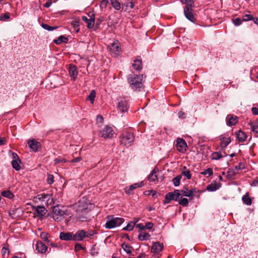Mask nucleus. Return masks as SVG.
I'll list each match as a JSON object with an SVG mask.
<instances>
[{"label": "nucleus", "mask_w": 258, "mask_h": 258, "mask_svg": "<svg viewBox=\"0 0 258 258\" xmlns=\"http://www.w3.org/2000/svg\"><path fill=\"white\" fill-rule=\"evenodd\" d=\"M41 26L43 29H44L47 31H49L56 30L58 28V26H49L46 24H45V23H42Z\"/></svg>", "instance_id": "nucleus-38"}, {"label": "nucleus", "mask_w": 258, "mask_h": 258, "mask_svg": "<svg viewBox=\"0 0 258 258\" xmlns=\"http://www.w3.org/2000/svg\"><path fill=\"white\" fill-rule=\"evenodd\" d=\"M187 19L190 22L196 23L202 26H210L213 25H215L216 23H214L212 21L211 17H202V20H198L197 17H186Z\"/></svg>", "instance_id": "nucleus-4"}, {"label": "nucleus", "mask_w": 258, "mask_h": 258, "mask_svg": "<svg viewBox=\"0 0 258 258\" xmlns=\"http://www.w3.org/2000/svg\"><path fill=\"white\" fill-rule=\"evenodd\" d=\"M135 226V223L133 224L131 222L127 224V225L124 228H123V230L125 231H132L133 230L134 227Z\"/></svg>", "instance_id": "nucleus-50"}, {"label": "nucleus", "mask_w": 258, "mask_h": 258, "mask_svg": "<svg viewBox=\"0 0 258 258\" xmlns=\"http://www.w3.org/2000/svg\"><path fill=\"white\" fill-rule=\"evenodd\" d=\"M2 195L9 199H12L14 197L13 193L9 190H4L1 193Z\"/></svg>", "instance_id": "nucleus-35"}, {"label": "nucleus", "mask_w": 258, "mask_h": 258, "mask_svg": "<svg viewBox=\"0 0 258 258\" xmlns=\"http://www.w3.org/2000/svg\"><path fill=\"white\" fill-rule=\"evenodd\" d=\"M121 246L127 254H132V250L133 249V247L132 246L129 245L125 242H123L121 244Z\"/></svg>", "instance_id": "nucleus-30"}, {"label": "nucleus", "mask_w": 258, "mask_h": 258, "mask_svg": "<svg viewBox=\"0 0 258 258\" xmlns=\"http://www.w3.org/2000/svg\"><path fill=\"white\" fill-rule=\"evenodd\" d=\"M82 18L83 21L87 23V27L89 29L93 28L94 26L97 28L100 23L103 21V20L99 18L95 22V17H89V18L88 17H82Z\"/></svg>", "instance_id": "nucleus-7"}, {"label": "nucleus", "mask_w": 258, "mask_h": 258, "mask_svg": "<svg viewBox=\"0 0 258 258\" xmlns=\"http://www.w3.org/2000/svg\"><path fill=\"white\" fill-rule=\"evenodd\" d=\"M242 202L246 205L249 206L252 203V201L248 193H246L242 198Z\"/></svg>", "instance_id": "nucleus-32"}, {"label": "nucleus", "mask_w": 258, "mask_h": 258, "mask_svg": "<svg viewBox=\"0 0 258 258\" xmlns=\"http://www.w3.org/2000/svg\"><path fill=\"white\" fill-rule=\"evenodd\" d=\"M117 109L121 113L127 112L129 108L128 101L124 97H120L117 99Z\"/></svg>", "instance_id": "nucleus-6"}, {"label": "nucleus", "mask_w": 258, "mask_h": 258, "mask_svg": "<svg viewBox=\"0 0 258 258\" xmlns=\"http://www.w3.org/2000/svg\"><path fill=\"white\" fill-rule=\"evenodd\" d=\"M116 226H120L124 221V219L122 218L116 217L114 218Z\"/></svg>", "instance_id": "nucleus-51"}, {"label": "nucleus", "mask_w": 258, "mask_h": 258, "mask_svg": "<svg viewBox=\"0 0 258 258\" xmlns=\"http://www.w3.org/2000/svg\"><path fill=\"white\" fill-rule=\"evenodd\" d=\"M9 253L10 250L9 248V244L8 243H6L4 244V246L2 249V253L3 255L5 256L6 254L9 255Z\"/></svg>", "instance_id": "nucleus-37"}, {"label": "nucleus", "mask_w": 258, "mask_h": 258, "mask_svg": "<svg viewBox=\"0 0 258 258\" xmlns=\"http://www.w3.org/2000/svg\"><path fill=\"white\" fill-rule=\"evenodd\" d=\"M52 218L55 221H60L64 219L65 216L69 215V211L64 207L56 205L53 207Z\"/></svg>", "instance_id": "nucleus-3"}, {"label": "nucleus", "mask_w": 258, "mask_h": 258, "mask_svg": "<svg viewBox=\"0 0 258 258\" xmlns=\"http://www.w3.org/2000/svg\"><path fill=\"white\" fill-rule=\"evenodd\" d=\"M108 219H109L105 224V227L107 229H112L115 227H116V224L114 221V218L110 219V216L108 217Z\"/></svg>", "instance_id": "nucleus-29"}, {"label": "nucleus", "mask_w": 258, "mask_h": 258, "mask_svg": "<svg viewBox=\"0 0 258 258\" xmlns=\"http://www.w3.org/2000/svg\"><path fill=\"white\" fill-rule=\"evenodd\" d=\"M146 77L144 75L130 74L127 77L131 88L136 91H141L144 89L143 79Z\"/></svg>", "instance_id": "nucleus-1"}, {"label": "nucleus", "mask_w": 258, "mask_h": 258, "mask_svg": "<svg viewBox=\"0 0 258 258\" xmlns=\"http://www.w3.org/2000/svg\"><path fill=\"white\" fill-rule=\"evenodd\" d=\"M110 3L115 10L118 11L121 9L120 4L118 0H110Z\"/></svg>", "instance_id": "nucleus-34"}, {"label": "nucleus", "mask_w": 258, "mask_h": 258, "mask_svg": "<svg viewBox=\"0 0 258 258\" xmlns=\"http://www.w3.org/2000/svg\"><path fill=\"white\" fill-rule=\"evenodd\" d=\"M108 3H110V0H102L100 3V6L102 8H105Z\"/></svg>", "instance_id": "nucleus-56"}, {"label": "nucleus", "mask_w": 258, "mask_h": 258, "mask_svg": "<svg viewBox=\"0 0 258 258\" xmlns=\"http://www.w3.org/2000/svg\"><path fill=\"white\" fill-rule=\"evenodd\" d=\"M220 140L221 141V147L222 149L225 148L231 142V139L229 137H221Z\"/></svg>", "instance_id": "nucleus-25"}, {"label": "nucleus", "mask_w": 258, "mask_h": 258, "mask_svg": "<svg viewBox=\"0 0 258 258\" xmlns=\"http://www.w3.org/2000/svg\"><path fill=\"white\" fill-rule=\"evenodd\" d=\"M179 204L183 206L187 207L188 205V200L186 198H182L181 200L179 199Z\"/></svg>", "instance_id": "nucleus-48"}, {"label": "nucleus", "mask_w": 258, "mask_h": 258, "mask_svg": "<svg viewBox=\"0 0 258 258\" xmlns=\"http://www.w3.org/2000/svg\"><path fill=\"white\" fill-rule=\"evenodd\" d=\"M54 182V176L51 174H48L47 178V182L49 184H51Z\"/></svg>", "instance_id": "nucleus-54"}, {"label": "nucleus", "mask_w": 258, "mask_h": 258, "mask_svg": "<svg viewBox=\"0 0 258 258\" xmlns=\"http://www.w3.org/2000/svg\"><path fill=\"white\" fill-rule=\"evenodd\" d=\"M71 25L76 33H78L79 32V22L78 21H73L71 22Z\"/></svg>", "instance_id": "nucleus-41"}, {"label": "nucleus", "mask_w": 258, "mask_h": 258, "mask_svg": "<svg viewBox=\"0 0 258 258\" xmlns=\"http://www.w3.org/2000/svg\"><path fill=\"white\" fill-rule=\"evenodd\" d=\"M181 174L185 176L188 179H190L191 177V175L189 170H183Z\"/></svg>", "instance_id": "nucleus-52"}, {"label": "nucleus", "mask_w": 258, "mask_h": 258, "mask_svg": "<svg viewBox=\"0 0 258 258\" xmlns=\"http://www.w3.org/2000/svg\"><path fill=\"white\" fill-rule=\"evenodd\" d=\"M180 198V190L175 189L173 192H169L166 194L163 204L166 205L170 202L171 200L178 201Z\"/></svg>", "instance_id": "nucleus-5"}, {"label": "nucleus", "mask_w": 258, "mask_h": 258, "mask_svg": "<svg viewBox=\"0 0 258 258\" xmlns=\"http://www.w3.org/2000/svg\"><path fill=\"white\" fill-rule=\"evenodd\" d=\"M181 178V175H178L176 177H174L172 179L173 184L175 186H177L180 184V179Z\"/></svg>", "instance_id": "nucleus-46"}, {"label": "nucleus", "mask_w": 258, "mask_h": 258, "mask_svg": "<svg viewBox=\"0 0 258 258\" xmlns=\"http://www.w3.org/2000/svg\"><path fill=\"white\" fill-rule=\"evenodd\" d=\"M176 147L177 151L181 153L185 152L187 148L186 142L181 138H177L176 140Z\"/></svg>", "instance_id": "nucleus-12"}, {"label": "nucleus", "mask_w": 258, "mask_h": 258, "mask_svg": "<svg viewBox=\"0 0 258 258\" xmlns=\"http://www.w3.org/2000/svg\"><path fill=\"white\" fill-rule=\"evenodd\" d=\"M54 162L55 164H58L60 162H66V161L64 159H60V158H56L54 160Z\"/></svg>", "instance_id": "nucleus-60"}, {"label": "nucleus", "mask_w": 258, "mask_h": 258, "mask_svg": "<svg viewBox=\"0 0 258 258\" xmlns=\"http://www.w3.org/2000/svg\"><path fill=\"white\" fill-rule=\"evenodd\" d=\"M178 115L180 118L184 119L186 117L185 113L181 111L178 112Z\"/></svg>", "instance_id": "nucleus-61"}, {"label": "nucleus", "mask_w": 258, "mask_h": 258, "mask_svg": "<svg viewBox=\"0 0 258 258\" xmlns=\"http://www.w3.org/2000/svg\"><path fill=\"white\" fill-rule=\"evenodd\" d=\"M103 121H104V118L102 115L99 114L97 116V118H96L97 123L102 124L103 122Z\"/></svg>", "instance_id": "nucleus-55"}, {"label": "nucleus", "mask_w": 258, "mask_h": 258, "mask_svg": "<svg viewBox=\"0 0 258 258\" xmlns=\"http://www.w3.org/2000/svg\"><path fill=\"white\" fill-rule=\"evenodd\" d=\"M97 234V232L95 230H89L87 232L85 231V237L91 238L94 235Z\"/></svg>", "instance_id": "nucleus-49"}, {"label": "nucleus", "mask_w": 258, "mask_h": 258, "mask_svg": "<svg viewBox=\"0 0 258 258\" xmlns=\"http://www.w3.org/2000/svg\"><path fill=\"white\" fill-rule=\"evenodd\" d=\"M69 41V38L64 36V35H60L58 37H57L56 39H54L53 40V42L57 44V45H59L61 43H68Z\"/></svg>", "instance_id": "nucleus-26"}, {"label": "nucleus", "mask_w": 258, "mask_h": 258, "mask_svg": "<svg viewBox=\"0 0 258 258\" xmlns=\"http://www.w3.org/2000/svg\"><path fill=\"white\" fill-rule=\"evenodd\" d=\"M48 233L46 232H42L40 234L41 238L45 241L47 244H49V242H50V240L48 239Z\"/></svg>", "instance_id": "nucleus-44"}, {"label": "nucleus", "mask_w": 258, "mask_h": 258, "mask_svg": "<svg viewBox=\"0 0 258 258\" xmlns=\"http://www.w3.org/2000/svg\"><path fill=\"white\" fill-rule=\"evenodd\" d=\"M180 197L181 196H183L185 197H187L188 198H191V192L192 191H189V190H188L187 188H186L185 190H180Z\"/></svg>", "instance_id": "nucleus-45"}, {"label": "nucleus", "mask_w": 258, "mask_h": 258, "mask_svg": "<svg viewBox=\"0 0 258 258\" xmlns=\"http://www.w3.org/2000/svg\"><path fill=\"white\" fill-rule=\"evenodd\" d=\"M163 247L164 245L163 243L159 242H155L153 243L151 250L152 252L158 254L162 250Z\"/></svg>", "instance_id": "nucleus-16"}, {"label": "nucleus", "mask_w": 258, "mask_h": 258, "mask_svg": "<svg viewBox=\"0 0 258 258\" xmlns=\"http://www.w3.org/2000/svg\"><path fill=\"white\" fill-rule=\"evenodd\" d=\"M96 96V92L93 90L90 92V94L87 97V99L90 101L91 103L93 104L94 102V98Z\"/></svg>", "instance_id": "nucleus-43"}, {"label": "nucleus", "mask_w": 258, "mask_h": 258, "mask_svg": "<svg viewBox=\"0 0 258 258\" xmlns=\"http://www.w3.org/2000/svg\"><path fill=\"white\" fill-rule=\"evenodd\" d=\"M223 157V155L221 153L218 152H213L211 155L212 160H219Z\"/></svg>", "instance_id": "nucleus-39"}, {"label": "nucleus", "mask_w": 258, "mask_h": 258, "mask_svg": "<svg viewBox=\"0 0 258 258\" xmlns=\"http://www.w3.org/2000/svg\"><path fill=\"white\" fill-rule=\"evenodd\" d=\"M12 157L14 160H19V162L21 163V160L20 159L19 156L16 153L13 152Z\"/></svg>", "instance_id": "nucleus-62"}, {"label": "nucleus", "mask_w": 258, "mask_h": 258, "mask_svg": "<svg viewBox=\"0 0 258 258\" xmlns=\"http://www.w3.org/2000/svg\"><path fill=\"white\" fill-rule=\"evenodd\" d=\"M143 182L135 183L131 185H130L128 187H126L125 189V192L126 194L130 195L132 193V191L136 189L138 187H141L143 186Z\"/></svg>", "instance_id": "nucleus-21"}, {"label": "nucleus", "mask_w": 258, "mask_h": 258, "mask_svg": "<svg viewBox=\"0 0 258 258\" xmlns=\"http://www.w3.org/2000/svg\"><path fill=\"white\" fill-rule=\"evenodd\" d=\"M47 249V247L45 244L41 241H37L35 244V249L38 253H45Z\"/></svg>", "instance_id": "nucleus-19"}, {"label": "nucleus", "mask_w": 258, "mask_h": 258, "mask_svg": "<svg viewBox=\"0 0 258 258\" xmlns=\"http://www.w3.org/2000/svg\"><path fill=\"white\" fill-rule=\"evenodd\" d=\"M232 21L235 26H239L241 24L242 22L241 19L238 17L236 19H232Z\"/></svg>", "instance_id": "nucleus-53"}, {"label": "nucleus", "mask_w": 258, "mask_h": 258, "mask_svg": "<svg viewBox=\"0 0 258 258\" xmlns=\"http://www.w3.org/2000/svg\"><path fill=\"white\" fill-rule=\"evenodd\" d=\"M29 147L34 152H36L38 151V149L41 147V144L39 142L36 141L35 140L33 139L29 140L28 142Z\"/></svg>", "instance_id": "nucleus-15"}, {"label": "nucleus", "mask_w": 258, "mask_h": 258, "mask_svg": "<svg viewBox=\"0 0 258 258\" xmlns=\"http://www.w3.org/2000/svg\"><path fill=\"white\" fill-rule=\"evenodd\" d=\"M144 226L145 228L151 230L153 228V224L152 222H147Z\"/></svg>", "instance_id": "nucleus-58"}, {"label": "nucleus", "mask_w": 258, "mask_h": 258, "mask_svg": "<svg viewBox=\"0 0 258 258\" xmlns=\"http://www.w3.org/2000/svg\"><path fill=\"white\" fill-rule=\"evenodd\" d=\"M134 7V3L133 0H125V2L122 4L121 12H130Z\"/></svg>", "instance_id": "nucleus-14"}, {"label": "nucleus", "mask_w": 258, "mask_h": 258, "mask_svg": "<svg viewBox=\"0 0 258 258\" xmlns=\"http://www.w3.org/2000/svg\"><path fill=\"white\" fill-rule=\"evenodd\" d=\"M69 75L73 80H75L78 74L77 67L73 64H70L69 68Z\"/></svg>", "instance_id": "nucleus-18"}, {"label": "nucleus", "mask_w": 258, "mask_h": 258, "mask_svg": "<svg viewBox=\"0 0 258 258\" xmlns=\"http://www.w3.org/2000/svg\"><path fill=\"white\" fill-rule=\"evenodd\" d=\"M84 249L82 245L80 243H76L75 246V249L76 251H79L80 250Z\"/></svg>", "instance_id": "nucleus-59"}, {"label": "nucleus", "mask_w": 258, "mask_h": 258, "mask_svg": "<svg viewBox=\"0 0 258 258\" xmlns=\"http://www.w3.org/2000/svg\"><path fill=\"white\" fill-rule=\"evenodd\" d=\"M236 136L239 142H244L247 138L246 134L241 130L238 131L236 133Z\"/></svg>", "instance_id": "nucleus-28"}, {"label": "nucleus", "mask_w": 258, "mask_h": 258, "mask_svg": "<svg viewBox=\"0 0 258 258\" xmlns=\"http://www.w3.org/2000/svg\"><path fill=\"white\" fill-rule=\"evenodd\" d=\"M19 160H13L11 161V164L13 168H14L16 171H19L21 169V166L19 164Z\"/></svg>", "instance_id": "nucleus-40"}, {"label": "nucleus", "mask_w": 258, "mask_h": 258, "mask_svg": "<svg viewBox=\"0 0 258 258\" xmlns=\"http://www.w3.org/2000/svg\"><path fill=\"white\" fill-rule=\"evenodd\" d=\"M251 112L254 115H257L258 114V108L257 107H252L251 108Z\"/></svg>", "instance_id": "nucleus-64"}, {"label": "nucleus", "mask_w": 258, "mask_h": 258, "mask_svg": "<svg viewBox=\"0 0 258 258\" xmlns=\"http://www.w3.org/2000/svg\"><path fill=\"white\" fill-rule=\"evenodd\" d=\"M133 69L138 72H140L143 68L142 61L141 59H136L132 63Z\"/></svg>", "instance_id": "nucleus-23"}, {"label": "nucleus", "mask_w": 258, "mask_h": 258, "mask_svg": "<svg viewBox=\"0 0 258 258\" xmlns=\"http://www.w3.org/2000/svg\"><path fill=\"white\" fill-rule=\"evenodd\" d=\"M73 235L70 232H60L59 238L61 240L68 241L73 240Z\"/></svg>", "instance_id": "nucleus-24"}, {"label": "nucleus", "mask_w": 258, "mask_h": 258, "mask_svg": "<svg viewBox=\"0 0 258 258\" xmlns=\"http://www.w3.org/2000/svg\"><path fill=\"white\" fill-rule=\"evenodd\" d=\"M119 43L118 41H116L109 46L110 54L114 57L118 56L120 52V48L119 47Z\"/></svg>", "instance_id": "nucleus-11"}, {"label": "nucleus", "mask_w": 258, "mask_h": 258, "mask_svg": "<svg viewBox=\"0 0 258 258\" xmlns=\"http://www.w3.org/2000/svg\"><path fill=\"white\" fill-rule=\"evenodd\" d=\"M91 205L87 201V199L84 197L80 200L77 204V209L76 210L77 213L80 212H88V206Z\"/></svg>", "instance_id": "nucleus-8"}, {"label": "nucleus", "mask_w": 258, "mask_h": 258, "mask_svg": "<svg viewBox=\"0 0 258 258\" xmlns=\"http://www.w3.org/2000/svg\"><path fill=\"white\" fill-rule=\"evenodd\" d=\"M201 174L204 175H206L208 174V176H210L213 174V169L211 168H208V169L205 170L204 171L201 172Z\"/></svg>", "instance_id": "nucleus-47"}, {"label": "nucleus", "mask_w": 258, "mask_h": 258, "mask_svg": "<svg viewBox=\"0 0 258 258\" xmlns=\"http://www.w3.org/2000/svg\"><path fill=\"white\" fill-rule=\"evenodd\" d=\"M100 133L101 136L104 138H111L114 134V132L111 127L106 125L100 131Z\"/></svg>", "instance_id": "nucleus-10"}, {"label": "nucleus", "mask_w": 258, "mask_h": 258, "mask_svg": "<svg viewBox=\"0 0 258 258\" xmlns=\"http://www.w3.org/2000/svg\"><path fill=\"white\" fill-rule=\"evenodd\" d=\"M85 231L79 230L77 231L75 234L73 235V240L74 241H82L85 238Z\"/></svg>", "instance_id": "nucleus-20"}, {"label": "nucleus", "mask_w": 258, "mask_h": 258, "mask_svg": "<svg viewBox=\"0 0 258 258\" xmlns=\"http://www.w3.org/2000/svg\"><path fill=\"white\" fill-rule=\"evenodd\" d=\"M38 199L40 201H46L47 203H48L49 200L50 199V196L48 194H42L37 196Z\"/></svg>", "instance_id": "nucleus-31"}, {"label": "nucleus", "mask_w": 258, "mask_h": 258, "mask_svg": "<svg viewBox=\"0 0 258 258\" xmlns=\"http://www.w3.org/2000/svg\"><path fill=\"white\" fill-rule=\"evenodd\" d=\"M236 173L235 171V169L233 168L228 169L227 172V177L229 179H234V177L236 175Z\"/></svg>", "instance_id": "nucleus-33"}, {"label": "nucleus", "mask_w": 258, "mask_h": 258, "mask_svg": "<svg viewBox=\"0 0 258 258\" xmlns=\"http://www.w3.org/2000/svg\"><path fill=\"white\" fill-rule=\"evenodd\" d=\"M158 171V169L157 167H155L153 170L151 171V173L148 176V180L151 182H155L158 181V177L156 175L157 172Z\"/></svg>", "instance_id": "nucleus-22"}, {"label": "nucleus", "mask_w": 258, "mask_h": 258, "mask_svg": "<svg viewBox=\"0 0 258 258\" xmlns=\"http://www.w3.org/2000/svg\"><path fill=\"white\" fill-rule=\"evenodd\" d=\"M135 138V136L132 132L123 131L119 135V142L124 146L130 147L133 145Z\"/></svg>", "instance_id": "nucleus-2"}, {"label": "nucleus", "mask_w": 258, "mask_h": 258, "mask_svg": "<svg viewBox=\"0 0 258 258\" xmlns=\"http://www.w3.org/2000/svg\"><path fill=\"white\" fill-rule=\"evenodd\" d=\"M237 116L231 114H228L226 118L227 125L228 126H233L238 122Z\"/></svg>", "instance_id": "nucleus-17"}, {"label": "nucleus", "mask_w": 258, "mask_h": 258, "mask_svg": "<svg viewBox=\"0 0 258 258\" xmlns=\"http://www.w3.org/2000/svg\"><path fill=\"white\" fill-rule=\"evenodd\" d=\"M32 210L35 211L34 213V215L38 217L41 220L43 218L47 212V210L44 206H38L37 207L33 206Z\"/></svg>", "instance_id": "nucleus-9"}, {"label": "nucleus", "mask_w": 258, "mask_h": 258, "mask_svg": "<svg viewBox=\"0 0 258 258\" xmlns=\"http://www.w3.org/2000/svg\"><path fill=\"white\" fill-rule=\"evenodd\" d=\"M248 124L252 132L258 133V124L256 122H250Z\"/></svg>", "instance_id": "nucleus-42"}, {"label": "nucleus", "mask_w": 258, "mask_h": 258, "mask_svg": "<svg viewBox=\"0 0 258 258\" xmlns=\"http://www.w3.org/2000/svg\"><path fill=\"white\" fill-rule=\"evenodd\" d=\"M183 3L185 5V7L184 9V16H193L191 13L192 8L194 5L192 0H186L184 1Z\"/></svg>", "instance_id": "nucleus-13"}, {"label": "nucleus", "mask_w": 258, "mask_h": 258, "mask_svg": "<svg viewBox=\"0 0 258 258\" xmlns=\"http://www.w3.org/2000/svg\"><path fill=\"white\" fill-rule=\"evenodd\" d=\"M150 235L148 233L141 232L138 235V239L139 240L143 241L149 239Z\"/></svg>", "instance_id": "nucleus-36"}, {"label": "nucleus", "mask_w": 258, "mask_h": 258, "mask_svg": "<svg viewBox=\"0 0 258 258\" xmlns=\"http://www.w3.org/2000/svg\"><path fill=\"white\" fill-rule=\"evenodd\" d=\"M77 218L79 220L81 221H87V218L86 217L81 216L79 215H77Z\"/></svg>", "instance_id": "nucleus-63"}, {"label": "nucleus", "mask_w": 258, "mask_h": 258, "mask_svg": "<svg viewBox=\"0 0 258 258\" xmlns=\"http://www.w3.org/2000/svg\"><path fill=\"white\" fill-rule=\"evenodd\" d=\"M221 186V183H217L216 182L209 184L207 186V190L209 191H214L218 189Z\"/></svg>", "instance_id": "nucleus-27"}, {"label": "nucleus", "mask_w": 258, "mask_h": 258, "mask_svg": "<svg viewBox=\"0 0 258 258\" xmlns=\"http://www.w3.org/2000/svg\"><path fill=\"white\" fill-rule=\"evenodd\" d=\"M244 168V165L242 162H239L238 163V165L236 166L235 167V169L238 170H242Z\"/></svg>", "instance_id": "nucleus-57"}]
</instances>
